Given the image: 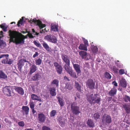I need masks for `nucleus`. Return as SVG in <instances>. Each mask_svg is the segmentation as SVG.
<instances>
[{
    "mask_svg": "<svg viewBox=\"0 0 130 130\" xmlns=\"http://www.w3.org/2000/svg\"><path fill=\"white\" fill-rule=\"evenodd\" d=\"M111 122V119L110 116L107 115L106 116H103L102 119V122L104 124L107 125L110 123Z\"/></svg>",
    "mask_w": 130,
    "mask_h": 130,
    "instance_id": "obj_5",
    "label": "nucleus"
},
{
    "mask_svg": "<svg viewBox=\"0 0 130 130\" xmlns=\"http://www.w3.org/2000/svg\"><path fill=\"white\" fill-rule=\"evenodd\" d=\"M41 77V76L39 73L35 74L32 77L31 79L33 81H37Z\"/></svg>",
    "mask_w": 130,
    "mask_h": 130,
    "instance_id": "obj_15",
    "label": "nucleus"
},
{
    "mask_svg": "<svg viewBox=\"0 0 130 130\" xmlns=\"http://www.w3.org/2000/svg\"><path fill=\"white\" fill-rule=\"evenodd\" d=\"M61 57L62 60L66 63L64 66V68H65L66 65L67 67L69 66L70 65V60L68 56L64 54H61Z\"/></svg>",
    "mask_w": 130,
    "mask_h": 130,
    "instance_id": "obj_9",
    "label": "nucleus"
},
{
    "mask_svg": "<svg viewBox=\"0 0 130 130\" xmlns=\"http://www.w3.org/2000/svg\"><path fill=\"white\" fill-rule=\"evenodd\" d=\"M66 88L69 90H71L73 88L71 85L69 83H67L66 84Z\"/></svg>",
    "mask_w": 130,
    "mask_h": 130,
    "instance_id": "obj_40",
    "label": "nucleus"
},
{
    "mask_svg": "<svg viewBox=\"0 0 130 130\" xmlns=\"http://www.w3.org/2000/svg\"><path fill=\"white\" fill-rule=\"evenodd\" d=\"M30 69V70L29 73L30 75H31L37 70V67L35 65H32Z\"/></svg>",
    "mask_w": 130,
    "mask_h": 130,
    "instance_id": "obj_20",
    "label": "nucleus"
},
{
    "mask_svg": "<svg viewBox=\"0 0 130 130\" xmlns=\"http://www.w3.org/2000/svg\"><path fill=\"white\" fill-rule=\"evenodd\" d=\"M42 44L43 47L48 52L50 51V48L46 43H44Z\"/></svg>",
    "mask_w": 130,
    "mask_h": 130,
    "instance_id": "obj_33",
    "label": "nucleus"
},
{
    "mask_svg": "<svg viewBox=\"0 0 130 130\" xmlns=\"http://www.w3.org/2000/svg\"><path fill=\"white\" fill-rule=\"evenodd\" d=\"M75 82L74 87L75 88H76L78 91H80L81 88V86L76 81H75Z\"/></svg>",
    "mask_w": 130,
    "mask_h": 130,
    "instance_id": "obj_24",
    "label": "nucleus"
},
{
    "mask_svg": "<svg viewBox=\"0 0 130 130\" xmlns=\"http://www.w3.org/2000/svg\"><path fill=\"white\" fill-rule=\"evenodd\" d=\"M120 82V85L122 87L125 88L126 87L127 84L125 79H122Z\"/></svg>",
    "mask_w": 130,
    "mask_h": 130,
    "instance_id": "obj_28",
    "label": "nucleus"
},
{
    "mask_svg": "<svg viewBox=\"0 0 130 130\" xmlns=\"http://www.w3.org/2000/svg\"><path fill=\"white\" fill-rule=\"evenodd\" d=\"M115 64L119 68H121L123 67V64L120 63L119 61V60L115 62Z\"/></svg>",
    "mask_w": 130,
    "mask_h": 130,
    "instance_id": "obj_38",
    "label": "nucleus"
},
{
    "mask_svg": "<svg viewBox=\"0 0 130 130\" xmlns=\"http://www.w3.org/2000/svg\"><path fill=\"white\" fill-rule=\"evenodd\" d=\"M71 108V111L73 115H78L80 113L81 114L79 106L77 105L76 102H73L72 103Z\"/></svg>",
    "mask_w": 130,
    "mask_h": 130,
    "instance_id": "obj_3",
    "label": "nucleus"
},
{
    "mask_svg": "<svg viewBox=\"0 0 130 130\" xmlns=\"http://www.w3.org/2000/svg\"><path fill=\"white\" fill-rule=\"evenodd\" d=\"M59 81L56 79H55L53 80L51 84L54 85H55L57 87H58L59 86Z\"/></svg>",
    "mask_w": 130,
    "mask_h": 130,
    "instance_id": "obj_37",
    "label": "nucleus"
},
{
    "mask_svg": "<svg viewBox=\"0 0 130 130\" xmlns=\"http://www.w3.org/2000/svg\"><path fill=\"white\" fill-rule=\"evenodd\" d=\"M123 108H124L126 112L127 113H129L130 112V108L126 104H125L123 105Z\"/></svg>",
    "mask_w": 130,
    "mask_h": 130,
    "instance_id": "obj_31",
    "label": "nucleus"
},
{
    "mask_svg": "<svg viewBox=\"0 0 130 130\" xmlns=\"http://www.w3.org/2000/svg\"><path fill=\"white\" fill-rule=\"evenodd\" d=\"M38 120L40 122H44L46 119V117L44 114L42 113H39L38 114Z\"/></svg>",
    "mask_w": 130,
    "mask_h": 130,
    "instance_id": "obj_12",
    "label": "nucleus"
},
{
    "mask_svg": "<svg viewBox=\"0 0 130 130\" xmlns=\"http://www.w3.org/2000/svg\"><path fill=\"white\" fill-rule=\"evenodd\" d=\"M87 46L86 45L83 44H80L78 47L79 49L81 50H83L87 51Z\"/></svg>",
    "mask_w": 130,
    "mask_h": 130,
    "instance_id": "obj_26",
    "label": "nucleus"
},
{
    "mask_svg": "<svg viewBox=\"0 0 130 130\" xmlns=\"http://www.w3.org/2000/svg\"><path fill=\"white\" fill-rule=\"evenodd\" d=\"M14 89L18 93L21 95H23L24 93L23 89L21 87H15Z\"/></svg>",
    "mask_w": 130,
    "mask_h": 130,
    "instance_id": "obj_16",
    "label": "nucleus"
},
{
    "mask_svg": "<svg viewBox=\"0 0 130 130\" xmlns=\"http://www.w3.org/2000/svg\"><path fill=\"white\" fill-rule=\"evenodd\" d=\"M4 43L3 40L0 39V47L4 45Z\"/></svg>",
    "mask_w": 130,
    "mask_h": 130,
    "instance_id": "obj_53",
    "label": "nucleus"
},
{
    "mask_svg": "<svg viewBox=\"0 0 130 130\" xmlns=\"http://www.w3.org/2000/svg\"><path fill=\"white\" fill-rule=\"evenodd\" d=\"M2 91L5 95L8 96H12L14 94L12 87L10 86H6L3 87Z\"/></svg>",
    "mask_w": 130,
    "mask_h": 130,
    "instance_id": "obj_4",
    "label": "nucleus"
},
{
    "mask_svg": "<svg viewBox=\"0 0 130 130\" xmlns=\"http://www.w3.org/2000/svg\"><path fill=\"white\" fill-rule=\"evenodd\" d=\"M57 98L59 102V104L61 107H63L64 105V101L63 99L60 97L58 96Z\"/></svg>",
    "mask_w": 130,
    "mask_h": 130,
    "instance_id": "obj_21",
    "label": "nucleus"
},
{
    "mask_svg": "<svg viewBox=\"0 0 130 130\" xmlns=\"http://www.w3.org/2000/svg\"><path fill=\"white\" fill-rule=\"evenodd\" d=\"M56 90L54 88H51L50 90V93L51 96H55L56 95L55 92Z\"/></svg>",
    "mask_w": 130,
    "mask_h": 130,
    "instance_id": "obj_25",
    "label": "nucleus"
},
{
    "mask_svg": "<svg viewBox=\"0 0 130 130\" xmlns=\"http://www.w3.org/2000/svg\"><path fill=\"white\" fill-rule=\"evenodd\" d=\"M58 120L61 124V127H63L65 123V119L62 117H60L58 119Z\"/></svg>",
    "mask_w": 130,
    "mask_h": 130,
    "instance_id": "obj_29",
    "label": "nucleus"
},
{
    "mask_svg": "<svg viewBox=\"0 0 130 130\" xmlns=\"http://www.w3.org/2000/svg\"><path fill=\"white\" fill-rule=\"evenodd\" d=\"M65 66L66 67L64 68L71 76L74 78H77L76 73L73 72L71 68L70 67V66L67 67L66 65Z\"/></svg>",
    "mask_w": 130,
    "mask_h": 130,
    "instance_id": "obj_8",
    "label": "nucleus"
},
{
    "mask_svg": "<svg viewBox=\"0 0 130 130\" xmlns=\"http://www.w3.org/2000/svg\"><path fill=\"white\" fill-rule=\"evenodd\" d=\"M27 36H28L30 38H34L35 37L34 36L32 35V34L31 33L30 34H27Z\"/></svg>",
    "mask_w": 130,
    "mask_h": 130,
    "instance_id": "obj_52",
    "label": "nucleus"
},
{
    "mask_svg": "<svg viewBox=\"0 0 130 130\" xmlns=\"http://www.w3.org/2000/svg\"><path fill=\"white\" fill-rule=\"evenodd\" d=\"M44 39L48 41L53 43H55L57 41V38L55 37L50 34L45 36L44 37Z\"/></svg>",
    "mask_w": 130,
    "mask_h": 130,
    "instance_id": "obj_6",
    "label": "nucleus"
},
{
    "mask_svg": "<svg viewBox=\"0 0 130 130\" xmlns=\"http://www.w3.org/2000/svg\"><path fill=\"white\" fill-rule=\"evenodd\" d=\"M54 65L58 73L59 74H61L62 71V68L61 66L57 62H54Z\"/></svg>",
    "mask_w": 130,
    "mask_h": 130,
    "instance_id": "obj_11",
    "label": "nucleus"
},
{
    "mask_svg": "<svg viewBox=\"0 0 130 130\" xmlns=\"http://www.w3.org/2000/svg\"><path fill=\"white\" fill-rule=\"evenodd\" d=\"M8 33L11 42L15 43L16 44L24 43V39L20 35L19 32L9 30Z\"/></svg>",
    "mask_w": 130,
    "mask_h": 130,
    "instance_id": "obj_1",
    "label": "nucleus"
},
{
    "mask_svg": "<svg viewBox=\"0 0 130 130\" xmlns=\"http://www.w3.org/2000/svg\"><path fill=\"white\" fill-rule=\"evenodd\" d=\"M112 70L116 73H117L118 72V70L115 66H114L113 67Z\"/></svg>",
    "mask_w": 130,
    "mask_h": 130,
    "instance_id": "obj_49",
    "label": "nucleus"
},
{
    "mask_svg": "<svg viewBox=\"0 0 130 130\" xmlns=\"http://www.w3.org/2000/svg\"><path fill=\"white\" fill-rule=\"evenodd\" d=\"M56 113V111L55 110H53L51 111L50 113V116L51 117L54 116Z\"/></svg>",
    "mask_w": 130,
    "mask_h": 130,
    "instance_id": "obj_41",
    "label": "nucleus"
},
{
    "mask_svg": "<svg viewBox=\"0 0 130 130\" xmlns=\"http://www.w3.org/2000/svg\"><path fill=\"white\" fill-rule=\"evenodd\" d=\"M3 33V32L2 31H0V33H1V34H0V38H1L2 37Z\"/></svg>",
    "mask_w": 130,
    "mask_h": 130,
    "instance_id": "obj_60",
    "label": "nucleus"
},
{
    "mask_svg": "<svg viewBox=\"0 0 130 130\" xmlns=\"http://www.w3.org/2000/svg\"><path fill=\"white\" fill-rule=\"evenodd\" d=\"M36 64V65H40L42 62V60L40 58H39L35 60Z\"/></svg>",
    "mask_w": 130,
    "mask_h": 130,
    "instance_id": "obj_36",
    "label": "nucleus"
},
{
    "mask_svg": "<svg viewBox=\"0 0 130 130\" xmlns=\"http://www.w3.org/2000/svg\"><path fill=\"white\" fill-rule=\"evenodd\" d=\"M91 49L92 51L94 53H96L98 51V48L97 46L94 45H91Z\"/></svg>",
    "mask_w": 130,
    "mask_h": 130,
    "instance_id": "obj_35",
    "label": "nucleus"
},
{
    "mask_svg": "<svg viewBox=\"0 0 130 130\" xmlns=\"http://www.w3.org/2000/svg\"><path fill=\"white\" fill-rule=\"evenodd\" d=\"M36 100L41 102L42 101L41 100V99H38V98H37V99Z\"/></svg>",
    "mask_w": 130,
    "mask_h": 130,
    "instance_id": "obj_62",
    "label": "nucleus"
},
{
    "mask_svg": "<svg viewBox=\"0 0 130 130\" xmlns=\"http://www.w3.org/2000/svg\"><path fill=\"white\" fill-rule=\"evenodd\" d=\"M100 117V114L98 112L94 114L93 116L94 119L96 121H97L99 119Z\"/></svg>",
    "mask_w": 130,
    "mask_h": 130,
    "instance_id": "obj_32",
    "label": "nucleus"
},
{
    "mask_svg": "<svg viewBox=\"0 0 130 130\" xmlns=\"http://www.w3.org/2000/svg\"><path fill=\"white\" fill-rule=\"evenodd\" d=\"M86 86L91 89L95 88V83L92 79H88L86 82Z\"/></svg>",
    "mask_w": 130,
    "mask_h": 130,
    "instance_id": "obj_7",
    "label": "nucleus"
},
{
    "mask_svg": "<svg viewBox=\"0 0 130 130\" xmlns=\"http://www.w3.org/2000/svg\"><path fill=\"white\" fill-rule=\"evenodd\" d=\"M124 101L126 102L128 101L130 102V97L128 96L125 95L124 98Z\"/></svg>",
    "mask_w": 130,
    "mask_h": 130,
    "instance_id": "obj_44",
    "label": "nucleus"
},
{
    "mask_svg": "<svg viewBox=\"0 0 130 130\" xmlns=\"http://www.w3.org/2000/svg\"><path fill=\"white\" fill-rule=\"evenodd\" d=\"M44 31H47L46 30V29L45 28L44 29H42V30H41L40 31V33H42Z\"/></svg>",
    "mask_w": 130,
    "mask_h": 130,
    "instance_id": "obj_58",
    "label": "nucleus"
},
{
    "mask_svg": "<svg viewBox=\"0 0 130 130\" xmlns=\"http://www.w3.org/2000/svg\"><path fill=\"white\" fill-rule=\"evenodd\" d=\"M73 66L76 72L77 73V75L79 76L81 75V71L80 66L78 64H73Z\"/></svg>",
    "mask_w": 130,
    "mask_h": 130,
    "instance_id": "obj_13",
    "label": "nucleus"
},
{
    "mask_svg": "<svg viewBox=\"0 0 130 130\" xmlns=\"http://www.w3.org/2000/svg\"><path fill=\"white\" fill-rule=\"evenodd\" d=\"M38 52H35V53L33 55V58H35V57L38 56Z\"/></svg>",
    "mask_w": 130,
    "mask_h": 130,
    "instance_id": "obj_54",
    "label": "nucleus"
},
{
    "mask_svg": "<svg viewBox=\"0 0 130 130\" xmlns=\"http://www.w3.org/2000/svg\"><path fill=\"white\" fill-rule=\"evenodd\" d=\"M31 109L32 110V112L33 114H35V113H37L36 111L35 110L34 108L32 109Z\"/></svg>",
    "mask_w": 130,
    "mask_h": 130,
    "instance_id": "obj_59",
    "label": "nucleus"
},
{
    "mask_svg": "<svg viewBox=\"0 0 130 130\" xmlns=\"http://www.w3.org/2000/svg\"><path fill=\"white\" fill-rule=\"evenodd\" d=\"M34 43L35 45L38 47H40L41 46V45L40 43L36 41H34Z\"/></svg>",
    "mask_w": 130,
    "mask_h": 130,
    "instance_id": "obj_45",
    "label": "nucleus"
},
{
    "mask_svg": "<svg viewBox=\"0 0 130 130\" xmlns=\"http://www.w3.org/2000/svg\"><path fill=\"white\" fill-rule=\"evenodd\" d=\"M7 61V64H12L13 62V61L11 59H9L8 60V59Z\"/></svg>",
    "mask_w": 130,
    "mask_h": 130,
    "instance_id": "obj_47",
    "label": "nucleus"
},
{
    "mask_svg": "<svg viewBox=\"0 0 130 130\" xmlns=\"http://www.w3.org/2000/svg\"><path fill=\"white\" fill-rule=\"evenodd\" d=\"M43 130H51L50 128H48L46 126H44L42 127Z\"/></svg>",
    "mask_w": 130,
    "mask_h": 130,
    "instance_id": "obj_51",
    "label": "nucleus"
},
{
    "mask_svg": "<svg viewBox=\"0 0 130 130\" xmlns=\"http://www.w3.org/2000/svg\"><path fill=\"white\" fill-rule=\"evenodd\" d=\"M26 62H28L26 60L21 59L19 61L18 63V69L20 71L22 67L24 66V63Z\"/></svg>",
    "mask_w": 130,
    "mask_h": 130,
    "instance_id": "obj_14",
    "label": "nucleus"
},
{
    "mask_svg": "<svg viewBox=\"0 0 130 130\" xmlns=\"http://www.w3.org/2000/svg\"><path fill=\"white\" fill-rule=\"evenodd\" d=\"M24 19V17H22L21 19H20L19 21H18L17 24V26L19 27L20 26V25H22L23 24V21Z\"/></svg>",
    "mask_w": 130,
    "mask_h": 130,
    "instance_id": "obj_34",
    "label": "nucleus"
},
{
    "mask_svg": "<svg viewBox=\"0 0 130 130\" xmlns=\"http://www.w3.org/2000/svg\"><path fill=\"white\" fill-rule=\"evenodd\" d=\"M7 78V75L2 71L0 70V78L3 79H6Z\"/></svg>",
    "mask_w": 130,
    "mask_h": 130,
    "instance_id": "obj_27",
    "label": "nucleus"
},
{
    "mask_svg": "<svg viewBox=\"0 0 130 130\" xmlns=\"http://www.w3.org/2000/svg\"><path fill=\"white\" fill-rule=\"evenodd\" d=\"M51 30L55 32H58V25L56 23L52 24L51 25Z\"/></svg>",
    "mask_w": 130,
    "mask_h": 130,
    "instance_id": "obj_17",
    "label": "nucleus"
},
{
    "mask_svg": "<svg viewBox=\"0 0 130 130\" xmlns=\"http://www.w3.org/2000/svg\"><path fill=\"white\" fill-rule=\"evenodd\" d=\"M112 84L115 86H118L117 83L115 82V81L113 82Z\"/></svg>",
    "mask_w": 130,
    "mask_h": 130,
    "instance_id": "obj_56",
    "label": "nucleus"
},
{
    "mask_svg": "<svg viewBox=\"0 0 130 130\" xmlns=\"http://www.w3.org/2000/svg\"><path fill=\"white\" fill-rule=\"evenodd\" d=\"M125 70L124 69H120L119 71V73L120 75H122L125 73Z\"/></svg>",
    "mask_w": 130,
    "mask_h": 130,
    "instance_id": "obj_48",
    "label": "nucleus"
},
{
    "mask_svg": "<svg viewBox=\"0 0 130 130\" xmlns=\"http://www.w3.org/2000/svg\"><path fill=\"white\" fill-rule=\"evenodd\" d=\"M29 105L31 109H34L35 106V104L33 101H30L29 103Z\"/></svg>",
    "mask_w": 130,
    "mask_h": 130,
    "instance_id": "obj_42",
    "label": "nucleus"
},
{
    "mask_svg": "<svg viewBox=\"0 0 130 130\" xmlns=\"http://www.w3.org/2000/svg\"><path fill=\"white\" fill-rule=\"evenodd\" d=\"M64 78V79H67L68 80V81H69L70 80L69 79V78H68L66 76H65Z\"/></svg>",
    "mask_w": 130,
    "mask_h": 130,
    "instance_id": "obj_63",
    "label": "nucleus"
},
{
    "mask_svg": "<svg viewBox=\"0 0 130 130\" xmlns=\"http://www.w3.org/2000/svg\"><path fill=\"white\" fill-rule=\"evenodd\" d=\"M18 124L20 126L23 127L25 125L24 122L23 121H21L18 122Z\"/></svg>",
    "mask_w": 130,
    "mask_h": 130,
    "instance_id": "obj_46",
    "label": "nucleus"
},
{
    "mask_svg": "<svg viewBox=\"0 0 130 130\" xmlns=\"http://www.w3.org/2000/svg\"><path fill=\"white\" fill-rule=\"evenodd\" d=\"M22 110L23 113H25L26 115H27L28 114L29 108L27 106H23L22 107Z\"/></svg>",
    "mask_w": 130,
    "mask_h": 130,
    "instance_id": "obj_23",
    "label": "nucleus"
},
{
    "mask_svg": "<svg viewBox=\"0 0 130 130\" xmlns=\"http://www.w3.org/2000/svg\"><path fill=\"white\" fill-rule=\"evenodd\" d=\"M8 27L7 25H6V24L4 23L0 25V27L2 29L3 31L4 32H6L7 31V29Z\"/></svg>",
    "mask_w": 130,
    "mask_h": 130,
    "instance_id": "obj_30",
    "label": "nucleus"
},
{
    "mask_svg": "<svg viewBox=\"0 0 130 130\" xmlns=\"http://www.w3.org/2000/svg\"><path fill=\"white\" fill-rule=\"evenodd\" d=\"M105 78L108 79H110L111 78V76L108 72H106L104 74Z\"/></svg>",
    "mask_w": 130,
    "mask_h": 130,
    "instance_id": "obj_39",
    "label": "nucleus"
},
{
    "mask_svg": "<svg viewBox=\"0 0 130 130\" xmlns=\"http://www.w3.org/2000/svg\"><path fill=\"white\" fill-rule=\"evenodd\" d=\"M112 99V97H109L108 98L107 101L108 102H109Z\"/></svg>",
    "mask_w": 130,
    "mask_h": 130,
    "instance_id": "obj_57",
    "label": "nucleus"
},
{
    "mask_svg": "<svg viewBox=\"0 0 130 130\" xmlns=\"http://www.w3.org/2000/svg\"><path fill=\"white\" fill-rule=\"evenodd\" d=\"M96 61H97L99 63L101 62V61L100 59L99 58H97L96 60Z\"/></svg>",
    "mask_w": 130,
    "mask_h": 130,
    "instance_id": "obj_61",
    "label": "nucleus"
},
{
    "mask_svg": "<svg viewBox=\"0 0 130 130\" xmlns=\"http://www.w3.org/2000/svg\"><path fill=\"white\" fill-rule=\"evenodd\" d=\"M80 55L82 57L83 59L85 60L89 59L91 58V56L90 55L87 54V53L84 51H81L79 52Z\"/></svg>",
    "mask_w": 130,
    "mask_h": 130,
    "instance_id": "obj_10",
    "label": "nucleus"
},
{
    "mask_svg": "<svg viewBox=\"0 0 130 130\" xmlns=\"http://www.w3.org/2000/svg\"><path fill=\"white\" fill-rule=\"evenodd\" d=\"M87 124L90 127H93L94 126V123L93 120L89 119L87 121Z\"/></svg>",
    "mask_w": 130,
    "mask_h": 130,
    "instance_id": "obj_22",
    "label": "nucleus"
},
{
    "mask_svg": "<svg viewBox=\"0 0 130 130\" xmlns=\"http://www.w3.org/2000/svg\"><path fill=\"white\" fill-rule=\"evenodd\" d=\"M25 130H34L33 129L31 128H26L25 129Z\"/></svg>",
    "mask_w": 130,
    "mask_h": 130,
    "instance_id": "obj_64",
    "label": "nucleus"
},
{
    "mask_svg": "<svg viewBox=\"0 0 130 130\" xmlns=\"http://www.w3.org/2000/svg\"><path fill=\"white\" fill-rule=\"evenodd\" d=\"M31 98L32 100H36L39 97L35 94H32L31 95Z\"/></svg>",
    "mask_w": 130,
    "mask_h": 130,
    "instance_id": "obj_43",
    "label": "nucleus"
},
{
    "mask_svg": "<svg viewBox=\"0 0 130 130\" xmlns=\"http://www.w3.org/2000/svg\"><path fill=\"white\" fill-rule=\"evenodd\" d=\"M36 25L39 26L40 29H41L45 27L46 25L45 24H43L42 22L39 20H38L37 21V22L36 23Z\"/></svg>",
    "mask_w": 130,
    "mask_h": 130,
    "instance_id": "obj_19",
    "label": "nucleus"
},
{
    "mask_svg": "<svg viewBox=\"0 0 130 130\" xmlns=\"http://www.w3.org/2000/svg\"><path fill=\"white\" fill-rule=\"evenodd\" d=\"M37 20L36 18H35L33 19L32 20V22H34L35 23V24H36V23L37 22Z\"/></svg>",
    "mask_w": 130,
    "mask_h": 130,
    "instance_id": "obj_55",
    "label": "nucleus"
},
{
    "mask_svg": "<svg viewBox=\"0 0 130 130\" xmlns=\"http://www.w3.org/2000/svg\"><path fill=\"white\" fill-rule=\"evenodd\" d=\"M86 96L87 100L91 104L94 105L96 103L98 104L101 101V98L97 94L93 95V94L89 93L87 94Z\"/></svg>",
    "mask_w": 130,
    "mask_h": 130,
    "instance_id": "obj_2",
    "label": "nucleus"
},
{
    "mask_svg": "<svg viewBox=\"0 0 130 130\" xmlns=\"http://www.w3.org/2000/svg\"><path fill=\"white\" fill-rule=\"evenodd\" d=\"M84 42V45H86V46H88V41L87 40L85 39H83Z\"/></svg>",
    "mask_w": 130,
    "mask_h": 130,
    "instance_id": "obj_50",
    "label": "nucleus"
},
{
    "mask_svg": "<svg viewBox=\"0 0 130 130\" xmlns=\"http://www.w3.org/2000/svg\"><path fill=\"white\" fill-rule=\"evenodd\" d=\"M117 90L115 87H113L108 93L109 95L110 96H113L116 93Z\"/></svg>",
    "mask_w": 130,
    "mask_h": 130,
    "instance_id": "obj_18",
    "label": "nucleus"
}]
</instances>
